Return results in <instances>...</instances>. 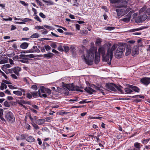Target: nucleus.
<instances>
[{
    "label": "nucleus",
    "mask_w": 150,
    "mask_h": 150,
    "mask_svg": "<svg viewBox=\"0 0 150 150\" xmlns=\"http://www.w3.org/2000/svg\"><path fill=\"white\" fill-rule=\"evenodd\" d=\"M44 27L47 29H48L50 30H53L54 29V28L52 26H49L47 25H44Z\"/></svg>",
    "instance_id": "nucleus-40"
},
{
    "label": "nucleus",
    "mask_w": 150,
    "mask_h": 150,
    "mask_svg": "<svg viewBox=\"0 0 150 150\" xmlns=\"http://www.w3.org/2000/svg\"><path fill=\"white\" fill-rule=\"evenodd\" d=\"M130 19V17L125 18H122V21L125 23H127L129 21Z\"/></svg>",
    "instance_id": "nucleus-36"
},
{
    "label": "nucleus",
    "mask_w": 150,
    "mask_h": 150,
    "mask_svg": "<svg viewBox=\"0 0 150 150\" xmlns=\"http://www.w3.org/2000/svg\"><path fill=\"white\" fill-rule=\"evenodd\" d=\"M113 55L111 57L110 54L108 52H107V54L105 55H104L103 57H102L103 60V61L108 62L109 61L110 59V62L109 63L111 64V61L112 60V57Z\"/></svg>",
    "instance_id": "nucleus-5"
},
{
    "label": "nucleus",
    "mask_w": 150,
    "mask_h": 150,
    "mask_svg": "<svg viewBox=\"0 0 150 150\" xmlns=\"http://www.w3.org/2000/svg\"><path fill=\"white\" fill-rule=\"evenodd\" d=\"M134 146L135 148H134L133 150H140L141 147L142 146V145L139 142H135Z\"/></svg>",
    "instance_id": "nucleus-15"
},
{
    "label": "nucleus",
    "mask_w": 150,
    "mask_h": 150,
    "mask_svg": "<svg viewBox=\"0 0 150 150\" xmlns=\"http://www.w3.org/2000/svg\"><path fill=\"white\" fill-rule=\"evenodd\" d=\"M26 140L28 142H32L34 141L35 139L32 136H30L27 137L26 139Z\"/></svg>",
    "instance_id": "nucleus-23"
},
{
    "label": "nucleus",
    "mask_w": 150,
    "mask_h": 150,
    "mask_svg": "<svg viewBox=\"0 0 150 150\" xmlns=\"http://www.w3.org/2000/svg\"><path fill=\"white\" fill-rule=\"evenodd\" d=\"M21 139H25L26 137H28V134H22L21 135Z\"/></svg>",
    "instance_id": "nucleus-44"
},
{
    "label": "nucleus",
    "mask_w": 150,
    "mask_h": 150,
    "mask_svg": "<svg viewBox=\"0 0 150 150\" xmlns=\"http://www.w3.org/2000/svg\"><path fill=\"white\" fill-rule=\"evenodd\" d=\"M137 50L135 49L134 50H133L132 52V54L133 56H134L135 54H137Z\"/></svg>",
    "instance_id": "nucleus-50"
},
{
    "label": "nucleus",
    "mask_w": 150,
    "mask_h": 150,
    "mask_svg": "<svg viewBox=\"0 0 150 150\" xmlns=\"http://www.w3.org/2000/svg\"><path fill=\"white\" fill-rule=\"evenodd\" d=\"M99 54H101L102 57L105 54V49L103 47H100L98 49Z\"/></svg>",
    "instance_id": "nucleus-12"
},
{
    "label": "nucleus",
    "mask_w": 150,
    "mask_h": 150,
    "mask_svg": "<svg viewBox=\"0 0 150 150\" xmlns=\"http://www.w3.org/2000/svg\"><path fill=\"white\" fill-rule=\"evenodd\" d=\"M96 89L97 90H98L100 91L101 92V93H103V95L104 94V93L103 92V90H102V89H101L100 88L97 87H96Z\"/></svg>",
    "instance_id": "nucleus-56"
},
{
    "label": "nucleus",
    "mask_w": 150,
    "mask_h": 150,
    "mask_svg": "<svg viewBox=\"0 0 150 150\" xmlns=\"http://www.w3.org/2000/svg\"><path fill=\"white\" fill-rule=\"evenodd\" d=\"M10 76L13 79H17L18 78L14 74H11Z\"/></svg>",
    "instance_id": "nucleus-64"
},
{
    "label": "nucleus",
    "mask_w": 150,
    "mask_h": 150,
    "mask_svg": "<svg viewBox=\"0 0 150 150\" xmlns=\"http://www.w3.org/2000/svg\"><path fill=\"white\" fill-rule=\"evenodd\" d=\"M120 2H121V3L119 5L116 6V7L118 8L121 7L127 8V2L126 1L122 0Z\"/></svg>",
    "instance_id": "nucleus-9"
},
{
    "label": "nucleus",
    "mask_w": 150,
    "mask_h": 150,
    "mask_svg": "<svg viewBox=\"0 0 150 150\" xmlns=\"http://www.w3.org/2000/svg\"><path fill=\"white\" fill-rule=\"evenodd\" d=\"M116 11L117 12L118 16L120 17L121 16H123L125 15V9H116Z\"/></svg>",
    "instance_id": "nucleus-8"
},
{
    "label": "nucleus",
    "mask_w": 150,
    "mask_h": 150,
    "mask_svg": "<svg viewBox=\"0 0 150 150\" xmlns=\"http://www.w3.org/2000/svg\"><path fill=\"white\" fill-rule=\"evenodd\" d=\"M122 54V53L118 52V51H116V52L115 54V56L116 58H119L121 57Z\"/></svg>",
    "instance_id": "nucleus-29"
},
{
    "label": "nucleus",
    "mask_w": 150,
    "mask_h": 150,
    "mask_svg": "<svg viewBox=\"0 0 150 150\" xmlns=\"http://www.w3.org/2000/svg\"><path fill=\"white\" fill-rule=\"evenodd\" d=\"M50 46L54 48H56L57 47V45L54 42H52Z\"/></svg>",
    "instance_id": "nucleus-46"
},
{
    "label": "nucleus",
    "mask_w": 150,
    "mask_h": 150,
    "mask_svg": "<svg viewBox=\"0 0 150 150\" xmlns=\"http://www.w3.org/2000/svg\"><path fill=\"white\" fill-rule=\"evenodd\" d=\"M115 88H116L121 93H123V91L122 89V87L120 85H118L117 86L115 85Z\"/></svg>",
    "instance_id": "nucleus-24"
},
{
    "label": "nucleus",
    "mask_w": 150,
    "mask_h": 150,
    "mask_svg": "<svg viewBox=\"0 0 150 150\" xmlns=\"http://www.w3.org/2000/svg\"><path fill=\"white\" fill-rule=\"evenodd\" d=\"M54 55V54L52 53L48 52L47 54H44L43 55L42 54L40 55L39 56L41 57L42 56H43L44 58L49 59L52 58Z\"/></svg>",
    "instance_id": "nucleus-11"
},
{
    "label": "nucleus",
    "mask_w": 150,
    "mask_h": 150,
    "mask_svg": "<svg viewBox=\"0 0 150 150\" xmlns=\"http://www.w3.org/2000/svg\"><path fill=\"white\" fill-rule=\"evenodd\" d=\"M5 117L8 121L10 122H13L15 121V119L14 115L10 111L7 112Z\"/></svg>",
    "instance_id": "nucleus-3"
},
{
    "label": "nucleus",
    "mask_w": 150,
    "mask_h": 150,
    "mask_svg": "<svg viewBox=\"0 0 150 150\" xmlns=\"http://www.w3.org/2000/svg\"><path fill=\"white\" fill-rule=\"evenodd\" d=\"M44 48L47 51H49L51 49V47L49 45H45L44 46Z\"/></svg>",
    "instance_id": "nucleus-43"
},
{
    "label": "nucleus",
    "mask_w": 150,
    "mask_h": 150,
    "mask_svg": "<svg viewBox=\"0 0 150 150\" xmlns=\"http://www.w3.org/2000/svg\"><path fill=\"white\" fill-rule=\"evenodd\" d=\"M21 68L19 67L13 68V72L17 76L19 74V72L21 71Z\"/></svg>",
    "instance_id": "nucleus-17"
},
{
    "label": "nucleus",
    "mask_w": 150,
    "mask_h": 150,
    "mask_svg": "<svg viewBox=\"0 0 150 150\" xmlns=\"http://www.w3.org/2000/svg\"><path fill=\"white\" fill-rule=\"evenodd\" d=\"M20 57L19 58L21 59H25V60H29L30 58H33L35 57L33 54H30L25 55L21 54L19 55Z\"/></svg>",
    "instance_id": "nucleus-7"
},
{
    "label": "nucleus",
    "mask_w": 150,
    "mask_h": 150,
    "mask_svg": "<svg viewBox=\"0 0 150 150\" xmlns=\"http://www.w3.org/2000/svg\"><path fill=\"white\" fill-rule=\"evenodd\" d=\"M147 18V16L146 14L141 15L139 16V18L141 19L142 21H144Z\"/></svg>",
    "instance_id": "nucleus-25"
},
{
    "label": "nucleus",
    "mask_w": 150,
    "mask_h": 150,
    "mask_svg": "<svg viewBox=\"0 0 150 150\" xmlns=\"http://www.w3.org/2000/svg\"><path fill=\"white\" fill-rule=\"evenodd\" d=\"M131 49L130 47H127L126 49L125 55L127 56L129 55L131 53Z\"/></svg>",
    "instance_id": "nucleus-30"
},
{
    "label": "nucleus",
    "mask_w": 150,
    "mask_h": 150,
    "mask_svg": "<svg viewBox=\"0 0 150 150\" xmlns=\"http://www.w3.org/2000/svg\"><path fill=\"white\" fill-rule=\"evenodd\" d=\"M115 28L114 27L112 26H109L106 27L105 29L107 30H111L115 29Z\"/></svg>",
    "instance_id": "nucleus-47"
},
{
    "label": "nucleus",
    "mask_w": 150,
    "mask_h": 150,
    "mask_svg": "<svg viewBox=\"0 0 150 150\" xmlns=\"http://www.w3.org/2000/svg\"><path fill=\"white\" fill-rule=\"evenodd\" d=\"M122 0H110V3L112 4H115L117 3H119Z\"/></svg>",
    "instance_id": "nucleus-34"
},
{
    "label": "nucleus",
    "mask_w": 150,
    "mask_h": 150,
    "mask_svg": "<svg viewBox=\"0 0 150 150\" xmlns=\"http://www.w3.org/2000/svg\"><path fill=\"white\" fill-rule=\"evenodd\" d=\"M23 104H28L29 105H30L31 104V103L30 101H29L27 100H23Z\"/></svg>",
    "instance_id": "nucleus-49"
},
{
    "label": "nucleus",
    "mask_w": 150,
    "mask_h": 150,
    "mask_svg": "<svg viewBox=\"0 0 150 150\" xmlns=\"http://www.w3.org/2000/svg\"><path fill=\"white\" fill-rule=\"evenodd\" d=\"M31 124L35 129L36 130L40 128V127L38 126L34 122H32L31 123Z\"/></svg>",
    "instance_id": "nucleus-35"
},
{
    "label": "nucleus",
    "mask_w": 150,
    "mask_h": 150,
    "mask_svg": "<svg viewBox=\"0 0 150 150\" xmlns=\"http://www.w3.org/2000/svg\"><path fill=\"white\" fill-rule=\"evenodd\" d=\"M90 119H98L100 120H101L103 118L102 117H93L91 116L90 117Z\"/></svg>",
    "instance_id": "nucleus-41"
},
{
    "label": "nucleus",
    "mask_w": 150,
    "mask_h": 150,
    "mask_svg": "<svg viewBox=\"0 0 150 150\" xmlns=\"http://www.w3.org/2000/svg\"><path fill=\"white\" fill-rule=\"evenodd\" d=\"M8 58L5 55H3L0 57V60H6V63L8 62Z\"/></svg>",
    "instance_id": "nucleus-28"
},
{
    "label": "nucleus",
    "mask_w": 150,
    "mask_h": 150,
    "mask_svg": "<svg viewBox=\"0 0 150 150\" xmlns=\"http://www.w3.org/2000/svg\"><path fill=\"white\" fill-rule=\"evenodd\" d=\"M45 122V119H40L37 120L36 121V123L38 125H41L43 124Z\"/></svg>",
    "instance_id": "nucleus-21"
},
{
    "label": "nucleus",
    "mask_w": 150,
    "mask_h": 150,
    "mask_svg": "<svg viewBox=\"0 0 150 150\" xmlns=\"http://www.w3.org/2000/svg\"><path fill=\"white\" fill-rule=\"evenodd\" d=\"M39 37V35L38 33H34L33 35L30 36V38H38Z\"/></svg>",
    "instance_id": "nucleus-33"
},
{
    "label": "nucleus",
    "mask_w": 150,
    "mask_h": 150,
    "mask_svg": "<svg viewBox=\"0 0 150 150\" xmlns=\"http://www.w3.org/2000/svg\"><path fill=\"white\" fill-rule=\"evenodd\" d=\"M117 48L116 44H114V45L111 47V48H109L108 49L107 51L110 54L111 57L112 56L113 52Z\"/></svg>",
    "instance_id": "nucleus-10"
},
{
    "label": "nucleus",
    "mask_w": 150,
    "mask_h": 150,
    "mask_svg": "<svg viewBox=\"0 0 150 150\" xmlns=\"http://www.w3.org/2000/svg\"><path fill=\"white\" fill-rule=\"evenodd\" d=\"M129 88H125V91L127 93L130 94L133 92V91Z\"/></svg>",
    "instance_id": "nucleus-32"
},
{
    "label": "nucleus",
    "mask_w": 150,
    "mask_h": 150,
    "mask_svg": "<svg viewBox=\"0 0 150 150\" xmlns=\"http://www.w3.org/2000/svg\"><path fill=\"white\" fill-rule=\"evenodd\" d=\"M8 86L10 89H16L17 88L16 87H15L12 85H8Z\"/></svg>",
    "instance_id": "nucleus-61"
},
{
    "label": "nucleus",
    "mask_w": 150,
    "mask_h": 150,
    "mask_svg": "<svg viewBox=\"0 0 150 150\" xmlns=\"http://www.w3.org/2000/svg\"><path fill=\"white\" fill-rule=\"evenodd\" d=\"M125 47L122 45H119L117 48L116 51L118 52L123 53V52L125 51Z\"/></svg>",
    "instance_id": "nucleus-18"
},
{
    "label": "nucleus",
    "mask_w": 150,
    "mask_h": 150,
    "mask_svg": "<svg viewBox=\"0 0 150 150\" xmlns=\"http://www.w3.org/2000/svg\"><path fill=\"white\" fill-rule=\"evenodd\" d=\"M63 47L64 48L65 52L67 53L69 52V47L66 46H63Z\"/></svg>",
    "instance_id": "nucleus-38"
},
{
    "label": "nucleus",
    "mask_w": 150,
    "mask_h": 150,
    "mask_svg": "<svg viewBox=\"0 0 150 150\" xmlns=\"http://www.w3.org/2000/svg\"><path fill=\"white\" fill-rule=\"evenodd\" d=\"M143 29H144L142 27H140V28H137L131 29L129 30V31L130 32H134L135 31H138L142 30Z\"/></svg>",
    "instance_id": "nucleus-26"
},
{
    "label": "nucleus",
    "mask_w": 150,
    "mask_h": 150,
    "mask_svg": "<svg viewBox=\"0 0 150 150\" xmlns=\"http://www.w3.org/2000/svg\"><path fill=\"white\" fill-rule=\"evenodd\" d=\"M35 28L37 29H44V26H35Z\"/></svg>",
    "instance_id": "nucleus-55"
},
{
    "label": "nucleus",
    "mask_w": 150,
    "mask_h": 150,
    "mask_svg": "<svg viewBox=\"0 0 150 150\" xmlns=\"http://www.w3.org/2000/svg\"><path fill=\"white\" fill-rule=\"evenodd\" d=\"M28 44L25 42L22 43L20 46V47L23 49H26L28 46Z\"/></svg>",
    "instance_id": "nucleus-22"
},
{
    "label": "nucleus",
    "mask_w": 150,
    "mask_h": 150,
    "mask_svg": "<svg viewBox=\"0 0 150 150\" xmlns=\"http://www.w3.org/2000/svg\"><path fill=\"white\" fill-rule=\"evenodd\" d=\"M46 88L44 86H41L40 87V90L41 91V93H44L45 92Z\"/></svg>",
    "instance_id": "nucleus-42"
},
{
    "label": "nucleus",
    "mask_w": 150,
    "mask_h": 150,
    "mask_svg": "<svg viewBox=\"0 0 150 150\" xmlns=\"http://www.w3.org/2000/svg\"><path fill=\"white\" fill-rule=\"evenodd\" d=\"M45 92L47 93L49 95L51 94V90L48 88H46V90L45 91Z\"/></svg>",
    "instance_id": "nucleus-53"
},
{
    "label": "nucleus",
    "mask_w": 150,
    "mask_h": 150,
    "mask_svg": "<svg viewBox=\"0 0 150 150\" xmlns=\"http://www.w3.org/2000/svg\"><path fill=\"white\" fill-rule=\"evenodd\" d=\"M1 69L2 70L5 71L6 74H7L8 73L12 74L13 72V68L7 69L6 68H4V67H2Z\"/></svg>",
    "instance_id": "nucleus-19"
},
{
    "label": "nucleus",
    "mask_w": 150,
    "mask_h": 150,
    "mask_svg": "<svg viewBox=\"0 0 150 150\" xmlns=\"http://www.w3.org/2000/svg\"><path fill=\"white\" fill-rule=\"evenodd\" d=\"M4 105L5 106L8 107H9L10 106L9 103L7 101H6L4 102Z\"/></svg>",
    "instance_id": "nucleus-52"
},
{
    "label": "nucleus",
    "mask_w": 150,
    "mask_h": 150,
    "mask_svg": "<svg viewBox=\"0 0 150 150\" xmlns=\"http://www.w3.org/2000/svg\"><path fill=\"white\" fill-rule=\"evenodd\" d=\"M35 48H36V47H33L31 49L28 50H27L26 51L27 52V53H33L34 52H35L39 53L40 52V50H38L37 49L35 50H34V49Z\"/></svg>",
    "instance_id": "nucleus-20"
},
{
    "label": "nucleus",
    "mask_w": 150,
    "mask_h": 150,
    "mask_svg": "<svg viewBox=\"0 0 150 150\" xmlns=\"http://www.w3.org/2000/svg\"><path fill=\"white\" fill-rule=\"evenodd\" d=\"M34 18L37 21H39V22L42 21L41 19L38 15H35L34 17Z\"/></svg>",
    "instance_id": "nucleus-48"
},
{
    "label": "nucleus",
    "mask_w": 150,
    "mask_h": 150,
    "mask_svg": "<svg viewBox=\"0 0 150 150\" xmlns=\"http://www.w3.org/2000/svg\"><path fill=\"white\" fill-rule=\"evenodd\" d=\"M132 9L131 8L129 7L127 8L126 10H125V14H126L129 11H130Z\"/></svg>",
    "instance_id": "nucleus-60"
},
{
    "label": "nucleus",
    "mask_w": 150,
    "mask_h": 150,
    "mask_svg": "<svg viewBox=\"0 0 150 150\" xmlns=\"http://www.w3.org/2000/svg\"><path fill=\"white\" fill-rule=\"evenodd\" d=\"M39 15L43 18H46L45 16L42 12H40L39 13Z\"/></svg>",
    "instance_id": "nucleus-59"
},
{
    "label": "nucleus",
    "mask_w": 150,
    "mask_h": 150,
    "mask_svg": "<svg viewBox=\"0 0 150 150\" xmlns=\"http://www.w3.org/2000/svg\"><path fill=\"white\" fill-rule=\"evenodd\" d=\"M20 2L21 4H23V5L25 6H28V3H26L25 1H20Z\"/></svg>",
    "instance_id": "nucleus-57"
},
{
    "label": "nucleus",
    "mask_w": 150,
    "mask_h": 150,
    "mask_svg": "<svg viewBox=\"0 0 150 150\" xmlns=\"http://www.w3.org/2000/svg\"><path fill=\"white\" fill-rule=\"evenodd\" d=\"M84 90L90 94H92L93 92H96V90L90 87H86L85 88Z\"/></svg>",
    "instance_id": "nucleus-13"
},
{
    "label": "nucleus",
    "mask_w": 150,
    "mask_h": 150,
    "mask_svg": "<svg viewBox=\"0 0 150 150\" xmlns=\"http://www.w3.org/2000/svg\"><path fill=\"white\" fill-rule=\"evenodd\" d=\"M13 93L18 96H21L22 95V93L21 91H14Z\"/></svg>",
    "instance_id": "nucleus-31"
},
{
    "label": "nucleus",
    "mask_w": 150,
    "mask_h": 150,
    "mask_svg": "<svg viewBox=\"0 0 150 150\" xmlns=\"http://www.w3.org/2000/svg\"><path fill=\"white\" fill-rule=\"evenodd\" d=\"M128 86L129 88L132 89V91H133L135 92L139 93L140 91V89L136 86L131 85H129Z\"/></svg>",
    "instance_id": "nucleus-14"
},
{
    "label": "nucleus",
    "mask_w": 150,
    "mask_h": 150,
    "mask_svg": "<svg viewBox=\"0 0 150 150\" xmlns=\"http://www.w3.org/2000/svg\"><path fill=\"white\" fill-rule=\"evenodd\" d=\"M38 91L35 92H33L32 93H31L33 97H37L38 96Z\"/></svg>",
    "instance_id": "nucleus-51"
},
{
    "label": "nucleus",
    "mask_w": 150,
    "mask_h": 150,
    "mask_svg": "<svg viewBox=\"0 0 150 150\" xmlns=\"http://www.w3.org/2000/svg\"><path fill=\"white\" fill-rule=\"evenodd\" d=\"M65 87L69 91L82 92L83 91L79 89L80 87L77 86H75L73 84H67Z\"/></svg>",
    "instance_id": "nucleus-2"
},
{
    "label": "nucleus",
    "mask_w": 150,
    "mask_h": 150,
    "mask_svg": "<svg viewBox=\"0 0 150 150\" xmlns=\"http://www.w3.org/2000/svg\"><path fill=\"white\" fill-rule=\"evenodd\" d=\"M88 99H86L85 100H82L79 102V104H84L85 103H90L91 102V101H86V100H88Z\"/></svg>",
    "instance_id": "nucleus-39"
},
{
    "label": "nucleus",
    "mask_w": 150,
    "mask_h": 150,
    "mask_svg": "<svg viewBox=\"0 0 150 150\" xmlns=\"http://www.w3.org/2000/svg\"><path fill=\"white\" fill-rule=\"evenodd\" d=\"M140 82L145 86L150 84V77H144L141 79Z\"/></svg>",
    "instance_id": "nucleus-4"
},
{
    "label": "nucleus",
    "mask_w": 150,
    "mask_h": 150,
    "mask_svg": "<svg viewBox=\"0 0 150 150\" xmlns=\"http://www.w3.org/2000/svg\"><path fill=\"white\" fill-rule=\"evenodd\" d=\"M42 0L44 2L47 3V6L51 5L54 4V2L51 0H49L48 1H45L44 0Z\"/></svg>",
    "instance_id": "nucleus-27"
},
{
    "label": "nucleus",
    "mask_w": 150,
    "mask_h": 150,
    "mask_svg": "<svg viewBox=\"0 0 150 150\" xmlns=\"http://www.w3.org/2000/svg\"><path fill=\"white\" fill-rule=\"evenodd\" d=\"M31 88L35 90H37L38 89V87L36 85H33L32 86Z\"/></svg>",
    "instance_id": "nucleus-62"
},
{
    "label": "nucleus",
    "mask_w": 150,
    "mask_h": 150,
    "mask_svg": "<svg viewBox=\"0 0 150 150\" xmlns=\"http://www.w3.org/2000/svg\"><path fill=\"white\" fill-rule=\"evenodd\" d=\"M3 66V67H4V68H10L11 67L10 65L9 64L4 65Z\"/></svg>",
    "instance_id": "nucleus-63"
},
{
    "label": "nucleus",
    "mask_w": 150,
    "mask_h": 150,
    "mask_svg": "<svg viewBox=\"0 0 150 150\" xmlns=\"http://www.w3.org/2000/svg\"><path fill=\"white\" fill-rule=\"evenodd\" d=\"M115 84L113 83H107L106 84L105 87L108 90L115 92L116 90L115 88Z\"/></svg>",
    "instance_id": "nucleus-6"
},
{
    "label": "nucleus",
    "mask_w": 150,
    "mask_h": 150,
    "mask_svg": "<svg viewBox=\"0 0 150 150\" xmlns=\"http://www.w3.org/2000/svg\"><path fill=\"white\" fill-rule=\"evenodd\" d=\"M38 95L40 97H44V98H46L47 97V95L46 94L43 93L42 94L40 92L39 89L38 91Z\"/></svg>",
    "instance_id": "nucleus-37"
},
{
    "label": "nucleus",
    "mask_w": 150,
    "mask_h": 150,
    "mask_svg": "<svg viewBox=\"0 0 150 150\" xmlns=\"http://www.w3.org/2000/svg\"><path fill=\"white\" fill-rule=\"evenodd\" d=\"M102 42L101 39L100 38L97 39L95 43L97 44H100Z\"/></svg>",
    "instance_id": "nucleus-54"
},
{
    "label": "nucleus",
    "mask_w": 150,
    "mask_h": 150,
    "mask_svg": "<svg viewBox=\"0 0 150 150\" xmlns=\"http://www.w3.org/2000/svg\"><path fill=\"white\" fill-rule=\"evenodd\" d=\"M20 62L22 63L26 64L29 63L28 60H25V59H22L20 60Z\"/></svg>",
    "instance_id": "nucleus-45"
},
{
    "label": "nucleus",
    "mask_w": 150,
    "mask_h": 150,
    "mask_svg": "<svg viewBox=\"0 0 150 150\" xmlns=\"http://www.w3.org/2000/svg\"><path fill=\"white\" fill-rule=\"evenodd\" d=\"M84 59L86 64L89 65H92L93 60L95 58L94 62L96 64H98L100 61V56L96 50L92 48L86 51V56L83 55Z\"/></svg>",
    "instance_id": "nucleus-1"
},
{
    "label": "nucleus",
    "mask_w": 150,
    "mask_h": 150,
    "mask_svg": "<svg viewBox=\"0 0 150 150\" xmlns=\"http://www.w3.org/2000/svg\"><path fill=\"white\" fill-rule=\"evenodd\" d=\"M32 95L30 93H27V97L29 99H30L32 98Z\"/></svg>",
    "instance_id": "nucleus-58"
},
{
    "label": "nucleus",
    "mask_w": 150,
    "mask_h": 150,
    "mask_svg": "<svg viewBox=\"0 0 150 150\" xmlns=\"http://www.w3.org/2000/svg\"><path fill=\"white\" fill-rule=\"evenodd\" d=\"M21 21L23 22H16V23L18 24H25V22H27L29 21H31L32 20L31 19L28 18H25L24 19H21Z\"/></svg>",
    "instance_id": "nucleus-16"
}]
</instances>
